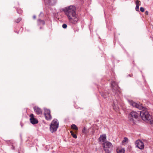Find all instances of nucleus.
<instances>
[{
  "instance_id": "12",
  "label": "nucleus",
  "mask_w": 153,
  "mask_h": 153,
  "mask_svg": "<svg viewBox=\"0 0 153 153\" xmlns=\"http://www.w3.org/2000/svg\"><path fill=\"white\" fill-rule=\"evenodd\" d=\"M106 137L105 135H101L99 138V141L100 142H104L106 140Z\"/></svg>"
},
{
  "instance_id": "17",
  "label": "nucleus",
  "mask_w": 153,
  "mask_h": 153,
  "mask_svg": "<svg viewBox=\"0 0 153 153\" xmlns=\"http://www.w3.org/2000/svg\"><path fill=\"white\" fill-rule=\"evenodd\" d=\"M71 133V135L73 136V137L74 138H76L77 137L76 135L75 134H74L73 131H70Z\"/></svg>"
},
{
  "instance_id": "25",
  "label": "nucleus",
  "mask_w": 153,
  "mask_h": 153,
  "mask_svg": "<svg viewBox=\"0 0 153 153\" xmlns=\"http://www.w3.org/2000/svg\"><path fill=\"white\" fill-rule=\"evenodd\" d=\"M149 123L151 124L152 126L153 127V120H152L151 122H150Z\"/></svg>"
},
{
  "instance_id": "19",
  "label": "nucleus",
  "mask_w": 153,
  "mask_h": 153,
  "mask_svg": "<svg viewBox=\"0 0 153 153\" xmlns=\"http://www.w3.org/2000/svg\"><path fill=\"white\" fill-rule=\"evenodd\" d=\"M82 132L86 134V130L85 128V127L83 129H82Z\"/></svg>"
},
{
  "instance_id": "20",
  "label": "nucleus",
  "mask_w": 153,
  "mask_h": 153,
  "mask_svg": "<svg viewBox=\"0 0 153 153\" xmlns=\"http://www.w3.org/2000/svg\"><path fill=\"white\" fill-rule=\"evenodd\" d=\"M101 95L104 98H105L107 97L106 95L104 93H103L101 94Z\"/></svg>"
},
{
  "instance_id": "18",
  "label": "nucleus",
  "mask_w": 153,
  "mask_h": 153,
  "mask_svg": "<svg viewBox=\"0 0 153 153\" xmlns=\"http://www.w3.org/2000/svg\"><path fill=\"white\" fill-rule=\"evenodd\" d=\"M128 140V139L126 137H125L124 140L122 141V143L123 144L124 143L126 142H127Z\"/></svg>"
},
{
  "instance_id": "9",
  "label": "nucleus",
  "mask_w": 153,
  "mask_h": 153,
  "mask_svg": "<svg viewBox=\"0 0 153 153\" xmlns=\"http://www.w3.org/2000/svg\"><path fill=\"white\" fill-rule=\"evenodd\" d=\"M135 144L136 146L140 149H143L144 148V143L140 140H138L136 141Z\"/></svg>"
},
{
  "instance_id": "27",
  "label": "nucleus",
  "mask_w": 153,
  "mask_h": 153,
  "mask_svg": "<svg viewBox=\"0 0 153 153\" xmlns=\"http://www.w3.org/2000/svg\"><path fill=\"white\" fill-rule=\"evenodd\" d=\"M49 2H52L53 1H52V0H48Z\"/></svg>"
},
{
  "instance_id": "7",
  "label": "nucleus",
  "mask_w": 153,
  "mask_h": 153,
  "mask_svg": "<svg viewBox=\"0 0 153 153\" xmlns=\"http://www.w3.org/2000/svg\"><path fill=\"white\" fill-rule=\"evenodd\" d=\"M111 86L113 92L115 93H118L119 92V87L118 85L114 81H112Z\"/></svg>"
},
{
  "instance_id": "10",
  "label": "nucleus",
  "mask_w": 153,
  "mask_h": 153,
  "mask_svg": "<svg viewBox=\"0 0 153 153\" xmlns=\"http://www.w3.org/2000/svg\"><path fill=\"white\" fill-rule=\"evenodd\" d=\"M30 117V121L32 124H35L38 123V120L34 117V116L33 114H31Z\"/></svg>"
},
{
  "instance_id": "15",
  "label": "nucleus",
  "mask_w": 153,
  "mask_h": 153,
  "mask_svg": "<svg viewBox=\"0 0 153 153\" xmlns=\"http://www.w3.org/2000/svg\"><path fill=\"white\" fill-rule=\"evenodd\" d=\"M38 23L39 25H44L45 24V22L44 21L40 19L38 20Z\"/></svg>"
},
{
  "instance_id": "16",
  "label": "nucleus",
  "mask_w": 153,
  "mask_h": 153,
  "mask_svg": "<svg viewBox=\"0 0 153 153\" xmlns=\"http://www.w3.org/2000/svg\"><path fill=\"white\" fill-rule=\"evenodd\" d=\"M71 128H72L73 129L75 130H78V128L75 125V124H72L71 125Z\"/></svg>"
},
{
  "instance_id": "11",
  "label": "nucleus",
  "mask_w": 153,
  "mask_h": 153,
  "mask_svg": "<svg viewBox=\"0 0 153 153\" xmlns=\"http://www.w3.org/2000/svg\"><path fill=\"white\" fill-rule=\"evenodd\" d=\"M33 109L34 111L37 114H42V110L40 108L37 106H35L33 108Z\"/></svg>"
},
{
  "instance_id": "28",
  "label": "nucleus",
  "mask_w": 153,
  "mask_h": 153,
  "mask_svg": "<svg viewBox=\"0 0 153 153\" xmlns=\"http://www.w3.org/2000/svg\"><path fill=\"white\" fill-rule=\"evenodd\" d=\"M33 18L34 19H35L36 18V16H33Z\"/></svg>"
},
{
  "instance_id": "2",
  "label": "nucleus",
  "mask_w": 153,
  "mask_h": 153,
  "mask_svg": "<svg viewBox=\"0 0 153 153\" xmlns=\"http://www.w3.org/2000/svg\"><path fill=\"white\" fill-rule=\"evenodd\" d=\"M140 116L143 120L148 123L151 122L152 120L151 115L146 110L140 111Z\"/></svg>"
},
{
  "instance_id": "22",
  "label": "nucleus",
  "mask_w": 153,
  "mask_h": 153,
  "mask_svg": "<svg viewBox=\"0 0 153 153\" xmlns=\"http://www.w3.org/2000/svg\"><path fill=\"white\" fill-rule=\"evenodd\" d=\"M17 13H22V10L20 9H19V10L17 9Z\"/></svg>"
},
{
  "instance_id": "24",
  "label": "nucleus",
  "mask_w": 153,
  "mask_h": 153,
  "mask_svg": "<svg viewBox=\"0 0 153 153\" xmlns=\"http://www.w3.org/2000/svg\"><path fill=\"white\" fill-rule=\"evenodd\" d=\"M21 20V18H19L17 19V20L16 21V22L18 23H19Z\"/></svg>"
},
{
  "instance_id": "4",
  "label": "nucleus",
  "mask_w": 153,
  "mask_h": 153,
  "mask_svg": "<svg viewBox=\"0 0 153 153\" xmlns=\"http://www.w3.org/2000/svg\"><path fill=\"white\" fill-rule=\"evenodd\" d=\"M140 115V111L137 112L132 111L130 113L128 116L129 120L133 123H134V119H137L139 115Z\"/></svg>"
},
{
  "instance_id": "21",
  "label": "nucleus",
  "mask_w": 153,
  "mask_h": 153,
  "mask_svg": "<svg viewBox=\"0 0 153 153\" xmlns=\"http://www.w3.org/2000/svg\"><path fill=\"white\" fill-rule=\"evenodd\" d=\"M140 10L142 12H143L144 11V9L143 7H141L140 8Z\"/></svg>"
},
{
  "instance_id": "29",
  "label": "nucleus",
  "mask_w": 153,
  "mask_h": 153,
  "mask_svg": "<svg viewBox=\"0 0 153 153\" xmlns=\"http://www.w3.org/2000/svg\"><path fill=\"white\" fill-rule=\"evenodd\" d=\"M113 103L114 106H116L117 105L114 103V102Z\"/></svg>"
},
{
  "instance_id": "3",
  "label": "nucleus",
  "mask_w": 153,
  "mask_h": 153,
  "mask_svg": "<svg viewBox=\"0 0 153 153\" xmlns=\"http://www.w3.org/2000/svg\"><path fill=\"white\" fill-rule=\"evenodd\" d=\"M59 127V122L56 119H54L50 125V131L52 133L56 131Z\"/></svg>"
},
{
  "instance_id": "5",
  "label": "nucleus",
  "mask_w": 153,
  "mask_h": 153,
  "mask_svg": "<svg viewBox=\"0 0 153 153\" xmlns=\"http://www.w3.org/2000/svg\"><path fill=\"white\" fill-rule=\"evenodd\" d=\"M103 146L104 150L107 153H110L113 147L112 143L108 141L104 142L103 144Z\"/></svg>"
},
{
  "instance_id": "14",
  "label": "nucleus",
  "mask_w": 153,
  "mask_h": 153,
  "mask_svg": "<svg viewBox=\"0 0 153 153\" xmlns=\"http://www.w3.org/2000/svg\"><path fill=\"white\" fill-rule=\"evenodd\" d=\"M136 4V7H135V10L136 11H139V7L140 6V4L138 0H137L135 2Z\"/></svg>"
},
{
  "instance_id": "1",
  "label": "nucleus",
  "mask_w": 153,
  "mask_h": 153,
  "mask_svg": "<svg viewBox=\"0 0 153 153\" xmlns=\"http://www.w3.org/2000/svg\"><path fill=\"white\" fill-rule=\"evenodd\" d=\"M64 11L70 22L75 24L77 22L79 19L76 13V9L75 6H70L66 7Z\"/></svg>"
},
{
  "instance_id": "26",
  "label": "nucleus",
  "mask_w": 153,
  "mask_h": 153,
  "mask_svg": "<svg viewBox=\"0 0 153 153\" xmlns=\"http://www.w3.org/2000/svg\"><path fill=\"white\" fill-rule=\"evenodd\" d=\"M145 13L146 15H148L149 13L147 11H146L145 12Z\"/></svg>"
},
{
  "instance_id": "13",
  "label": "nucleus",
  "mask_w": 153,
  "mask_h": 153,
  "mask_svg": "<svg viewBox=\"0 0 153 153\" xmlns=\"http://www.w3.org/2000/svg\"><path fill=\"white\" fill-rule=\"evenodd\" d=\"M117 153H125L124 149L121 147H119L117 149Z\"/></svg>"
},
{
  "instance_id": "6",
  "label": "nucleus",
  "mask_w": 153,
  "mask_h": 153,
  "mask_svg": "<svg viewBox=\"0 0 153 153\" xmlns=\"http://www.w3.org/2000/svg\"><path fill=\"white\" fill-rule=\"evenodd\" d=\"M128 102L130 105H132L134 107L137 108L139 109H143L144 107L142 106V104L140 103H137L135 102H134L132 100H128Z\"/></svg>"
},
{
  "instance_id": "23",
  "label": "nucleus",
  "mask_w": 153,
  "mask_h": 153,
  "mask_svg": "<svg viewBox=\"0 0 153 153\" xmlns=\"http://www.w3.org/2000/svg\"><path fill=\"white\" fill-rule=\"evenodd\" d=\"M67 27V25L65 24H64L62 25V27L64 28H66Z\"/></svg>"
},
{
  "instance_id": "8",
  "label": "nucleus",
  "mask_w": 153,
  "mask_h": 153,
  "mask_svg": "<svg viewBox=\"0 0 153 153\" xmlns=\"http://www.w3.org/2000/svg\"><path fill=\"white\" fill-rule=\"evenodd\" d=\"M44 110V115L46 119L47 120H51V119L52 117L50 114V110L45 108Z\"/></svg>"
}]
</instances>
